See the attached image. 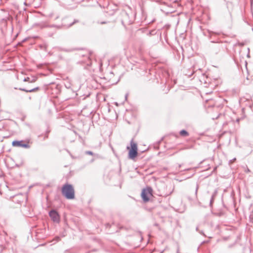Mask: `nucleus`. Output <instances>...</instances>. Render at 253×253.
Segmentation results:
<instances>
[{"label":"nucleus","mask_w":253,"mask_h":253,"mask_svg":"<svg viewBox=\"0 0 253 253\" xmlns=\"http://www.w3.org/2000/svg\"><path fill=\"white\" fill-rule=\"evenodd\" d=\"M153 189L150 187H146L142 190L141 197L144 202H148L152 199L153 197Z\"/></svg>","instance_id":"nucleus-1"},{"label":"nucleus","mask_w":253,"mask_h":253,"mask_svg":"<svg viewBox=\"0 0 253 253\" xmlns=\"http://www.w3.org/2000/svg\"><path fill=\"white\" fill-rule=\"evenodd\" d=\"M126 148L128 151L129 158L132 160L134 159L138 154L137 144L133 140H131L130 143V146H127Z\"/></svg>","instance_id":"nucleus-2"},{"label":"nucleus","mask_w":253,"mask_h":253,"mask_svg":"<svg viewBox=\"0 0 253 253\" xmlns=\"http://www.w3.org/2000/svg\"><path fill=\"white\" fill-rule=\"evenodd\" d=\"M62 192L67 199H73L74 198V190L71 185H65L62 188Z\"/></svg>","instance_id":"nucleus-3"},{"label":"nucleus","mask_w":253,"mask_h":253,"mask_svg":"<svg viewBox=\"0 0 253 253\" xmlns=\"http://www.w3.org/2000/svg\"><path fill=\"white\" fill-rule=\"evenodd\" d=\"M29 141H14L12 143V145L14 147H21L24 148H29Z\"/></svg>","instance_id":"nucleus-4"},{"label":"nucleus","mask_w":253,"mask_h":253,"mask_svg":"<svg viewBox=\"0 0 253 253\" xmlns=\"http://www.w3.org/2000/svg\"><path fill=\"white\" fill-rule=\"evenodd\" d=\"M49 216L54 222H59L60 217L58 213L55 211H52L49 212Z\"/></svg>","instance_id":"nucleus-5"},{"label":"nucleus","mask_w":253,"mask_h":253,"mask_svg":"<svg viewBox=\"0 0 253 253\" xmlns=\"http://www.w3.org/2000/svg\"><path fill=\"white\" fill-rule=\"evenodd\" d=\"M21 90L27 92H35L39 90V88L38 87H36L35 88H33L31 89H20Z\"/></svg>","instance_id":"nucleus-6"},{"label":"nucleus","mask_w":253,"mask_h":253,"mask_svg":"<svg viewBox=\"0 0 253 253\" xmlns=\"http://www.w3.org/2000/svg\"><path fill=\"white\" fill-rule=\"evenodd\" d=\"M180 134L183 136H187L189 135V133L185 130H182L180 131Z\"/></svg>","instance_id":"nucleus-7"},{"label":"nucleus","mask_w":253,"mask_h":253,"mask_svg":"<svg viewBox=\"0 0 253 253\" xmlns=\"http://www.w3.org/2000/svg\"><path fill=\"white\" fill-rule=\"evenodd\" d=\"M86 154H88V155H93V153L91 151H86Z\"/></svg>","instance_id":"nucleus-8"}]
</instances>
